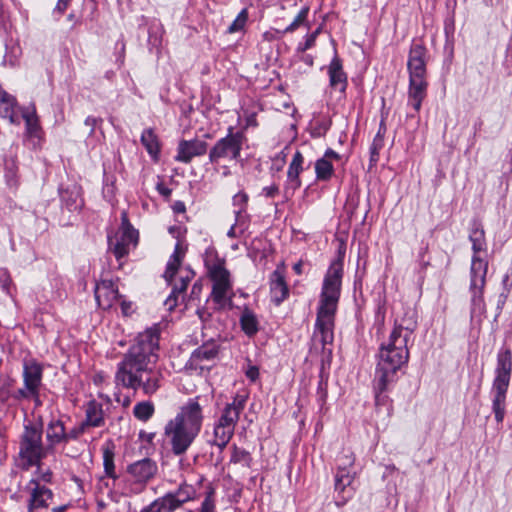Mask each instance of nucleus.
<instances>
[{"mask_svg": "<svg viewBox=\"0 0 512 512\" xmlns=\"http://www.w3.org/2000/svg\"><path fill=\"white\" fill-rule=\"evenodd\" d=\"M346 248L341 244L336 258L330 263L324 276L320 293L311 354H319L322 369L332 361L335 314L341 294Z\"/></svg>", "mask_w": 512, "mask_h": 512, "instance_id": "f257e3e1", "label": "nucleus"}, {"mask_svg": "<svg viewBox=\"0 0 512 512\" xmlns=\"http://www.w3.org/2000/svg\"><path fill=\"white\" fill-rule=\"evenodd\" d=\"M416 328L413 318L396 320L388 339L380 345L374 376L376 404L384 400L382 394L397 379V372L408 363V344Z\"/></svg>", "mask_w": 512, "mask_h": 512, "instance_id": "f03ea898", "label": "nucleus"}, {"mask_svg": "<svg viewBox=\"0 0 512 512\" xmlns=\"http://www.w3.org/2000/svg\"><path fill=\"white\" fill-rule=\"evenodd\" d=\"M160 328L155 325L140 333L130 351V388L142 387L145 394H153L159 388L160 373L147 368L159 347Z\"/></svg>", "mask_w": 512, "mask_h": 512, "instance_id": "7ed1b4c3", "label": "nucleus"}, {"mask_svg": "<svg viewBox=\"0 0 512 512\" xmlns=\"http://www.w3.org/2000/svg\"><path fill=\"white\" fill-rule=\"evenodd\" d=\"M200 400V396L188 399L165 425L164 435L176 456L185 454L201 432L204 413Z\"/></svg>", "mask_w": 512, "mask_h": 512, "instance_id": "20e7f679", "label": "nucleus"}, {"mask_svg": "<svg viewBox=\"0 0 512 512\" xmlns=\"http://www.w3.org/2000/svg\"><path fill=\"white\" fill-rule=\"evenodd\" d=\"M469 239L472 243L473 256L470 267V293L474 309L484 310V289L486 286V275L488 261L481 256L486 251L485 232L478 221L472 223Z\"/></svg>", "mask_w": 512, "mask_h": 512, "instance_id": "39448f33", "label": "nucleus"}, {"mask_svg": "<svg viewBox=\"0 0 512 512\" xmlns=\"http://www.w3.org/2000/svg\"><path fill=\"white\" fill-rule=\"evenodd\" d=\"M427 49L420 43L412 44L407 62L409 72L408 105L419 112L427 96Z\"/></svg>", "mask_w": 512, "mask_h": 512, "instance_id": "423d86ee", "label": "nucleus"}, {"mask_svg": "<svg viewBox=\"0 0 512 512\" xmlns=\"http://www.w3.org/2000/svg\"><path fill=\"white\" fill-rule=\"evenodd\" d=\"M512 373V352L509 348L501 350L497 355V366L492 384V410L497 423L505 416L506 395Z\"/></svg>", "mask_w": 512, "mask_h": 512, "instance_id": "0eeeda50", "label": "nucleus"}, {"mask_svg": "<svg viewBox=\"0 0 512 512\" xmlns=\"http://www.w3.org/2000/svg\"><path fill=\"white\" fill-rule=\"evenodd\" d=\"M205 267L207 274L213 282L211 298L220 308H223L231 296L232 291L230 272L225 268V261L220 259L216 253H209L205 258Z\"/></svg>", "mask_w": 512, "mask_h": 512, "instance_id": "6e6552de", "label": "nucleus"}, {"mask_svg": "<svg viewBox=\"0 0 512 512\" xmlns=\"http://www.w3.org/2000/svg\"><path fill=\"white\" fill-rule=\"evenodd\" d=\"M246 141V136L242 131H233V127L228 128L225 137L219 139L209 151V161L212 164H218L221 159L237 160Z\"/></svg>", "mask_w": 512, "mask_h": 512, "instance_id": "1a4fd4ad", "label": "nucleus"}, {"mask_svg": "<svg viewBox=\"0 0 512 512\" xmlns=\"http://www.w3.org/2000/svg\"><path fill=\"white\" fill-rule=\"evenodd\" d=\"M19 455L25 469L38 465L45 456L42 445V430L34 426H26L20 443Z\"/></svg>", "mask_w": 512, "mask_h": 512, "instance_id": "9d476101", "label": "nucleus"}, {"mask_svg": "<svg viewBox=\"0 0 512 512\" xmlns=\"http://www.w3.org/2000/svg\"><path fill=\"white\" fill-rule=\"evenodd\" d=\"M195 498V488L190 484L183 483L176 491L167 493L162 498L156 500L154 502V508H157V512H174L183 504Z\"/></svg>", "mask_w": 512, "mask_h": 512, "instance_id": "9b49d317", "label": "nucleus"}, {"mask_svg": "<svg viewBox=\"0 0 512 512\" xmlns=\"http://www.w3.org/2000/svg\"><path fill=\"white\" fill-rule=\"evenodd\" d=\"M24 492L28 495L27 512L46 510L53 499V492L39 483L38 479H31L24 487Z\"/></svg>", "mask_w": 512, "mask_h": 512, "instance_id": "f8f14e48", "label": "nucleus"}, {"mask_svg": "<svg viewBox=\"0 0 512 512\" xmlns=\"http://www.w3.org/2000/svg\"><path fill=\"white\" fill-rule=\"evenodd\" d=\"M122 225L114 236H109V253L117 263V268L121 269L127 260L128 247V224L126 221V213L122 214Z\"/></svg>", "mask_w": 512, "mask_h": 512, "instance_id": "ddd939ff", "label": "nucleus"}, {"mask_svg": "<svg viewBox=\"0 0 512 512\" xmlns=\"http://www.w3.org/2000/svg\"><path fill=\"white\" fill-rule=\"evenodd\" d=\"M247 400L248 395L246 393L236 394L230 403L225 404L216 421L235 430L240 415L245 409Z\"/></svg>", "mask_w": 512, "mask_h": 512, "instance_id": "4468645a", "label": "nucleus"}, {"mask_svg": "<svg viewBox=\"0 0 512 512\" xmlns=\"http://www.w3.org/2000/svg\"><path fill=\"white\" fill-rule=\"evenodd\" d=\"M355 479L354 471L337 470L335 475L334 491L336 493V504L343 506L354 495L355 488L353 482Z\"/></svg>", "mask_w": 512, "mask_h": 512, "instance_id": "2eb2a0df", "label": "nucleus"}, {"mask_svg": "<svg viewBox=\"0 0 512 512\" xmlns=\"http://www.w3.org/2000/svg\"><path fill=\"white\" fill-rule=\"evenodd\" d=\"M156 470L155 463L147 458L130 465V475L134 478L130 480V486H134L131 489L135 492L141 491L144 484L155 475Z\"/></svg>", "mask_w": 512, "mask_h": 512, "instance_id": "dca6fc26", "label": "nucleus"}, {"mask_svg": "<svg viewBox=\"0 0 512 512\" xmlns=\"http://www.w3.org/2000/svg\"><path fill=\"white\" fill-rule=\"evenodd\" d=\"M208 144L200 139L181 140L178 143L177 154L174 159L177 162L188 164L194 157L206 154Z\"/></svg>", "mask_w": 512, "mask_h": 512, "instance_id": "f3484780", "label": "nucleus"}, {"mask_svg": "<svg viewBox=\"0 0 512 512\" xmlns=\"http://www.w3.org/2000/svg\"><path fill=\"white\" fill-rule=\"evenodd\" d=\"M42 372V366L36 361L25 362L23 371L24 384L28 392L36 401H38Z\"/></svg>", "mask_w": 512, "mask_h": 512, "instance_id": "a211bd4d", "label": "nucleus"}, {"mask_svg": "<svg viewBox=\"0 0 512 512\" xmlns=\"http://www.w3.org/2000/svg\"><path fill=\"white\" fill-rule=\"evenodd\" d=\"M304 157L300 151H296L289 164L287 171V181L285 185V193L293 194L302 185L300 174L303 172Z\"/></svg>", "mask_w": 512, "mask_h": 512, "instance_id": "6ab92c4d", "label": "nucleus"}, {"mask_svg": "<svg viewBox=\"0 0 512 512\" xmlns=\"http://www.w3.org/2000/svg\"><path fill=\"white\" fill-rule=\"evenodd\" d=\"M271 299L276 305H280L289 296V288L285 281L284 269L278 267L270 276Z\"/></svg>", "mask_w": 512, "mask_h": 512, "instance_id": "aec40b11", "label": "nucleus"}, {"mask_svg": "<svg viewBox=\"0 0 512 512\" xmlns=\"http://www.w3.org/2000/svg\"><path fill=\"white\" fill-rule=\"evenodd\" d=\"M95 298L98 305L103 309L112 307L118 298V290L110 280H103L96 284Z\"/></svg>", "mask_w": 512, "mask_h": 512, "instance_id": "412c9836", "label": "nucleus"}, {"mask_svg": "<svg viewBox=\"0 0 512 512\" xmlns=\"http://www.w3.org/2000/svg\"><path fill=\"white\" fill-rule=\"evenodd\" d=\"M330 86L340 92L347 87V75L343 70L341 59L335 55L328 66Z\"/></svg>", "mask_w": 512, "mask_h": 512, "instance_id": "4be33fe9", "label": "nucleus"}, {"mask_svg": "<svg viewBox=\"0 0 512 512\" xmlns=\"http://www.w3.org/2000/svg\"><path fill=\"white\" fill-rule=\"evenodd\" d=\"M219 349L215 343H205L198 347L189 359V364L194 368H203L202 365L206 361L214 360L218 355Z\"/></svg>", "mask_w": 512, "mask_h": 512, "instance_id": "5701e85b", "label": "nucleus"}, {"mask_svg": "<svg viewBox=\"0 0 512 512\" xmlns=\"http://www.w3.org/2000/svg\"><path fill=\"white\" fill-rule=\"evenodd\" d=\"M16 109V98L0 87V116L7 118L12 124H17L18 118Z\"/></svg>", "mask_w": 512, "mask_h": 512, "instance_id": "b1692460", "label": "nucleus"}, {"mask_svg": "<svg viewBox=\"0 0 512 512\" xmlns=\"http://www.w3.org/2000/svg\"><path fill=\"white\" fill-rule=\"evenodd\" d=\"M235 430L227 425L215 421L213 425V438L210 444L216 446L221 452L227 447L234 436Z\"/></svg>", "mask_w": 512, "mask_h": 512, "instance_id": "393cba45", "label": "nucleus"}, {"mask_svg": "<svg viewBox=\"0 0 512 512\" xmlns=\"http://www.w3.org/2000/svg\"><path fill=\"white\" fill-rule=\"evenodd\" d=\"M141 143L154 161L159 160L161 144L153 129L148 128L142 132Z\"/></svg>", "mask_w": 512, "mask_h": 512, "instance_id": "a878e982", "label": "nucleus"}, {"mask_svg": "<svg viewBox=\"0 0 512 512\" xmlns=\"http://www.w3.org/2000/svg\"><path fill=\"white\" fill-rule=\"evenodd\" d=\"M184 255L185 250L180 243H177L164 272V278L167 282L171 283V281L174 279L179 267L181 266Z\"/></svg>", "mask_w": 512, "mask_h": 512, "instance_id": "bb28decb", "label": "nucleus"}, {"mask_svg": "<svg viewBox=\"0 0 512 512\" xmlns=\"http://www.w3.org/2000/svg\"><path fill=\"white\" fill-rule=\"evenodd\" d=\"M46 437L50 446L66 442V429L60 420H53L47 427Z\"/></svg>", "mask_w": 512, "mask_h": 512, "instance_id": "cd10ccee", "label": "nucleus"}, {"mask_svg": "<svg viewBox=\"0 0 512 512\" xmlns=\"http://www.w3.org/2000/svg\"><path fill=\"white\" fill-rule=\"evenodd\" d=\"M126 366H127V360H126V357H125L119 363L118 371H117L116 376H115V381H116V385H117L118 390H120L121 388L122 389L128 388V383L126 382V379L128 377V371L126 369ZM116 399H117L118 402H122V404L124 406H126L128 404V396L125 395V394H122L121 391H119L116 394Z\"/></svg>", "mask_w": 512, "mask_h": 512, "instance_id": "c85d7f7f", "label": "nucleus"}, {"mask_svg": "<svg viewBox=\"0 0 512 512\" xmlns=\"http://www.w3.org/2000/svg\"><path fill=\"white\" fill-rule=\"evenodd\" d=\"M194 277V272L187 270L185 275H182L179 282L173 287L172 293L166 300V304L169 305V309H173L177 305L178 295L184 293L188 287L189 282Z\"/></svg>", "mask_w": 512, "mask_h": 512, "instance_id": "c756f323", "label": "nucleus"}, {"mask_svg": "<svg viewBox=\"0 0 512 512\" xmlns=\"http://www.w3.org/2000/svg\"><path fill=\"white\" fill-rule=\"evenodd\" d=\"M240 325L243 332L249 336H254L259 330V322L253 311L246 308L240 317Z\"/></svg>", "mask_w": 512, "mask_h": 512, "instance_id": "7c9ffc66", "label": "nucleus"}, {"mask_svg": "<svg viewBox=\"0 0 512 512\" xmlns=\"http://www.w3.org/2000/svg\"><path fill=\"white\" fill-rule=\"evenodd\" d=\"M231 456L230 463L234 465H240L245 468H251L253 458L249 451L244 448L238 447L236 444H233L230 447Z\"/></svg>", "mask_w": 512, "mask_h": 512, "instance_id": "2f4dec72", "label": "nucleus"}, {"mask_svg": "<svg viewBox=\"0 0 512 512\" xmlns=\"http://www.w3.org/2000/svg\"><path fill=\"white\" fill-rule=\"evenodd\" d=\"M103 422V414L101 406L95 402H90L86 409V421L83 423L85 426H100Z\"/></svg>", "mask_w": 512, "mask_h": 512, "instance_id": "473e14b6", "label": "nucleus"}, {"mask_svg": "<svg viewBox=\"0 0 512 512\" xmlns=\"http://www.w3.org/2000/svg\"><path fill=\"white\" fill-rule=\"evenodd\" d=\"M155 413V406L152 401L138 402L133 408V415L136 419L147 422Z\"/></svg>", "mask_w": 512, "mask_h": 512, "instance_id": "72a5a7b5", "label": "nucleus"}, {"mask_svg": "<svg viewBox=\"0 0 512 512\" xmlns=\"http://www.w3.org/2000/svg\"><path fill=\"white\" fill-rule=\"evenodd\" d=\"M23 118L26 124L27 136L30 138L40 139L42 130L39 125V120L35 111L31 113H24Z\"/></svg>", "mask_w": 512, "mask_h": 512, "instance_id": "f704fd0d", "label": "nucleus"}, {"mask_svg": "<svg viewBox=\"0 0 512 512\" xmlns=\"http://www.w3.org/2000/svg\"><path fill=\"white\" fill-rule=\"evenodd\" d=\"M316 178L320 181H328L334 173L332 162L327 158H320L315 163Z\"/></svg>", "mask_w": 512, "mask_h": 512, "instance_id": "c9c22d12", "label": "nucleus"}, {"mask_svg": "<svg viewBox=\"0 0 512 512\" xmlns=\"http://www.w3.org/2000/svg\"><path fill=\"white\" fill-rule=\"evenodd\" d=\"M103 464L105 473L110 478H116L115 466H114V452L113 447L110 444H106L103 447Z\"/></svg>", "mask_w": 512, "mask_h": 512, "instance_id": "e433bc0d", "label": "nucleus"}, {"mask_svg": "<svg viewBox=\"0 0 512 512\" xmlns=\"http://www.w3.org/2000/svg\"><path fill=\"white\" fill-rule=\"evenodd\" d=\"M355 462V456L350 449H344L337 457V470L352 471Z\"/></svg>", "mask_w": 512, "mask_h": 512, "instance_id": "4c0bfd02", "label": "nucleus"}, {"mask_svg": "<svg viewBox=\"0 0 512 512\" xmlns=\"http://www.w3.org/2000/svg\"><path fill=\"white\" fill-rule=\"evenodd\" d=\"M384 132H385V127H384V121L382 120L380 123V129H379L378 133L376 134V136L372 142V145L370 147L371 161L378 160L379 151L382 149L383 144H384Z\"/></svg>", "mask_w": 512, "mask_h": 512, "instance_id": "58836bf2", "label": "nucleus"}, {"mask_svg": "<svg viewBox=\"0 0 512 512\" xmlns=\"http://www.w3.org/2000/svg\"><path fill=\"white\" fill-rule=\"evenodd\" d=\"M248 20V11L247 9H242L240 13L237 15L235 20L228 27L227 32L230 34L240 32L244 29Z\"/></svg>", "mask_w": 512, "mask_h": 512, "instance_id": "ea45409f", "label": "nucleus"}, {"mask_svg": "<svg viewBox=\"0 0 512 512\" xmlns=\"http://www.w3.org/2000/svg\"><path fill=\"white\" fill-rule=\"evenodd\" d=\"M309 13L308 7H303L297 16L294 18L293 22L284 29V33H293L296 31L301 25L307 22V17Z\"/></svg>", "mask_w": 512, "mask_h": 512, "instance_id": "a19ab883", "label": "nucleus"}, {"mask_svg": "<svg viewBox=\"0 0 512 512\" xmlns=\"http://www.w3.org/2000/svg\"><path fill=\"white\" fill-rule=\"evenodd\" d=\"M249 197L246 192L240 191L233 197V205L238 208L236 211V221L238 222L241 214L245 212Z\"/></svg>", "mask_w": 512, "mask_h": 512, "instance_id": "79ce46f5", "label": "nucleus"}, {"mask_svg": "<svg viewBox=\"0 0 512 512\" xmlns=\"http://www.w3.org/2000/svg\"><path fill=\"white\" fill-rule=\"evenodd\" d=\"M215 492L213 489H210L205 496V499L201 503L199 512H217L216 511V501H215Z\"/></svg>", "mask_w": 512, "mask_h": 512, "instance_id": "37998d69", "label": "nucleus"}, {"mask_svg": "<svg viewBox=\"0 0 512 512\" xmlns=\"http://www.w3.org/2000/svg\"><path fill=\"white\" fill-rule=\"evenodd\" d=\"M37 466L36 475L32 479H38L39 483H49L52 479V473L49 469H42L41 463L39 462Z\"/></svg>", "mask_w": 512, "mask_h": 512, "instance_id": "c03bdc74", "label": "nucleus"}, {"mask_svg": "<svg viewBox=\"0 0 512 512\" xmlns=\"http://www.w3.org/2000/svg\"><path fill=\"white\" fill-rule=\"evenodd\" d=\"M85 427V424L81 423L80 425L73 427L71 430L66 431V442L71 439H77L83 434Z\"/></svg>", "mask_w": 512, "mask_h": 512, "instance_id": "a18cd8bd", "label": "nucleus"}, {"mask_svg": "<svg viewBox=\"0 0 512 512\" xmlns=\"http://www.w3.org/2000/svg\"><path fill=\"white\" fill-rule=\"evenodd\" d=\"M262 193L267 198H273V197H275L279 193V187L276 184L264 187L263 190H262Z\"/></svg>", "mask_w": 512, "mask_h": 512, "instance_id": "49530a36", "label": "nucleus"}, {"mask_svg": "<svg viewBox=\"0 0 512 512\" xmlns=\"http://www.w3.org/2000/svg\"><path fill=\"white\" fill-rule=\"evenodd\" d=\"M245 126L246 127H256V126H258L257 114L255 112L246 113V115H245Z\"/></svg>", "mask_w": 512, "mask_h": 512, "instance_id": "de8ad7c7", "label": "nucleus"}, {"mask_svg": "<svg viewBox=\"0 0 512 512\" xmlns=\"http://www.w3.org/2000/svg\"><path fill=\"white\" fill-rule=\"evenodd\" d=\"M246 376L251 381H256L259 377V368L254 365L249 366L246 370Z\"/></svg>", "mask_w": 512, "mask_h": 512, "instance_id": "09e8293b", "label": "nucleus"}, {"mask_svg": "<svg viewBox=\"0 0 512 512\" xmlns=\"http://www.w3.org/2000/svg\"><path fill=\"white\" fill-rule=\"evenodd\" d=\"M139 243V231L130 225V245L136 247Z\"/></svg>", "mask_w": 512, "mask_h": 512, "instance_id": "8fccbe9b", "label": "nucleus"}, {"mask_svg": "<svg viewBox=\"0 0 512 512\" xmlns=\"http://www.w3.org/2000/svg\"><path fill=\"white\" fill-rule=\"evenodd\" d=\"M315 35H307L303 47L300 49L306 51L315 45Z\"/></svg>", "mask_w": 512, "mask_h": 512, "instance_id": "3c124183", "label": "nucleus"}, {"mask_svg": "<svg viewBox=\"0 0 512 512\" xmlns=\"http://www.w3.org/2000/svg\"><path fill=\"white\" fill-rule=\"evenodd\" d=\"M323 158H327V159H328V161H330V162H331L332 160L339 161L341 157H340V155H339L337 152H335L334 150H332V149H327V150L325 151V154H324Z\"/></svg>", "mask_w": 512, "mask_h": 512, "instance_id": "603ef678", "label": "nucleus"}, {"mask_svg": "<svg viewBox=\"0 0 512 512\" xmlns=\"http://www.w3.org/2000/svg\"><path fill=\"white\" fill-rule=\"evenodd\" d=\"M139 437H140L141 441H143L147 444L146 447L149 448L151 446L152 439L154 438V433L147 434L142 431V432H140Z\"/></svg>", "mask_w": 512, "mask_h": 512, "instance_id": "864d4df0", "label": "nucleus"}, {"mask_svg": "<svg viewBox=\"0 0 512 512\" xmlns=\"http://www.w3.org/2000/svg\"><path fill=\"white\" fill-rule=\"evenodd\" d=\"M157 191L164 197L168 198L171 193H172V190L170 188H168L166 185H164L163 183H159L157 185Z\"/></svg>", "mask_w": 512, "mask_h": 512, "instance_id": "5fc2aeb1", "label": "nucleus"}, {"mask_svg": "<svg viewBox=\"0 0 512 512\" xmlns=\"http://www.w3.org/2000/svg\"><path fill=\"white\" fill-rule=\"evenodd\" d=\"M203 285L200 281H196L191 290V296L192 297H199L200 293L202 292Z\"/></svg>", "mask_w": 512, "mask_h": 512, "instance_id": "6e6d98bb", "label": "nucleus"}, {"mask_svg": "<svg viewBox=\"0 0 512 512\" xmlns=\"http://www.w3.org/2000/svg\"><path fill=\"white\" fill-rule=\"evenodd\" d=\"M71 0H58V3L56 5V10L60 13H64V11L69 6Z\"/></svg>", "mask_w": 512, "mask_h": 512, "instance_id": "4d7b16f0", "label": "nucleus"}, {"mask_svg": "<svg viewBox=\"0 0 512 512\" xmlns=\"http://www.w3.org/2000/svg\"><path fill=\"white\" fill-rule=\"evenodd\" d=\"M303 260H299L297 263L293 265V270L297 275H301L303 273Z\"/></svg>", "mask_w": 512, "mask_h": 512, "instance_id": "13d9d810", "label": "nucleus"}, {"mask_svg": "<svg viewBox=\"0 0 512 512\" xmlns=\"http://www.w3.org/2000/svg\"><path fill=\"white\" fill-rule=\"evenodd\" d=\"M227 236L230 238H236L239 236V233L237 232V225L231 226V228L227 232Z\"/></svg>", "mask_w": 512, "mask_h": 512, "instance_id": "bf43d9fd", "label": "nucleus"}, {"mask_svg": "<svg viewBox=\"0 0 512 512\" xmlns=\"http://www.w3.org/2000/svg\"><path fill=\"white\" fill-rule=\"evenodd\" d=\"M174 211L177 212V213H183L185 212L186 208H185V205L183 202H176L174 204Z\"/></svg>", "mask_w": 512, "mask_h": 512, "instance_id": "052dcab7", "label": "nucleus"}, {"mask_svg": "<svg viewBox=\"0 0 512 512\" xmlns=\"http://www.w3.org/2000/svg\"><path fill=\"white\" fill-rule=\"evenodd\" d=\"M17 396L18 397H22V398H28L31 396V394L28 392V390L25 388V389H20L18 390L17 392Z\"/></svg>", "mask_w": 512, "mask_h": 512, "instance_id": "680f3d73", "label": "nucleus"}, {"mask_svg": "<svg viewBox=\"0 0 512 512\" xmlns=\"http://www.w3.org/2000/svg\"><path fill=\"white\" fill-rule=\"evenodd\" d=\"M142 512H157V508H154V503H153L149 507L144 508L142 510Z\"/></svg>", "mask_w": 512, "mask_h": 512, "instance_id": "e2e57ef3", "label": "nucleus"}, {"mask_svg": "<svg viewBox=\"0 0 512 512\" xmlns=\"http://www.w3.org/2000/svg\"><path fill=\"white\" fill-rule=\"evenodd\" d=\"M66 506H61L53 509V512H65Z\"/></svg>", "mask_w": 512, "mask_h": 512, "instance_id": "0e129e2a", "label": "nucleus"}, {"mask_svg": "<svg viewBox=\"0 0 512 512\" xmlns=\"http://www.w3.org/2000/svg\"><path fill=\"white\" fill-rule=\"evenodd\" d=\"M121 50H122V53H124V50H125L124 43H122V45H121ZM124 61H125V56H124V54H122V56H121V63L123 64Z\"/></svg>", "mask_w": 512, "mask_h": 512, "instance_id": "69168bd1", "label": "nucleus"}, {"mask_svg": "<svg viewBox=\"0 0 512 512\" xmlns=\"http://www.w3.org/2000/svg\"><path fill=\"white\" fill-rule=\"evenodd\" d=\"M121 309H122V313L124 315H126V313H127V306H126V303L124 301L121 304Z\"/></svg>", "mask_w": 512, "mask_h": 512, "instance_id": "338daca9", "label": "nucleus"}, {"mask_svg": "<svg viewBox=\"0 0 512 512\" xmlns=\"http://www.w3.org/2000/svg\"><path fill=\"white\" fill-rule=\"evenodd\" d=\"M320 32V28L316 29L314 32H312L310 35H315V39L317 38L318 34Z\"/></svg>", "mask_w": 512, "mask_h": 512, "instance_id": "774afa93", "label": "nucleus"}]
</instances>
